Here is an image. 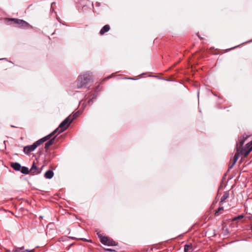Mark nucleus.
Wrapping results in <instances>:
<instances>
[{"label":"nucleus","instance_id":"nucleus-1","mask_svg":"<svg viewBox=\"0 0 252 252\" xmlns=\"http://www.w3.org/2000/svg\"><path fill=\"white\" fill-rule=\"evenodd\" d=\"M55 132L56 130H54L49 134L36 141L33 144L24 147L23 149L24 153L26 155H29L39 145H40L43 142H45L46 141L48 140L50 138H51L53 135H54V133Z\"/></svg>","mask_w":252,"mask_h":252},{"label":"nucleus","instance_id":"nucleus-2","mask_svg":"<svg viewBox=\"0 0 252 252\" xmlns=\"http://www.w3.org/2000/svg\"><path fill=\"white\" fill-rule=\"evenodd\" d=\"M92 77L90 73L86 72L81 74L78 77L77 87L78 89L87 88L89 83L92 81Z\"/></svg>","mask_w":252,"mask_h":252},{"label":"nucleus","instance_id":"nucleus-3","mask_svg":"<svg viewBox=\"0 0 252 252\" xmlns=\"http://www.w3.org/2000/svg\"><path fill=\"white\" fill-rule=\"evenodd\" d=\"M73 120V118H70V116H68L67 118H66L60 124L58 128L55 130H56V132L54 133V135L57 131H58V133H60L65 130L68 128V127L69 126Z\"/></svg>","mask_w":252,"mask_h":252},{"label":"nucleus","instance_id":"nucleus-4","mask_svg":"<svg viewBox=\"0 0 252 252\" xmlns=\"http://www.w3.org/2000/svg\"><path fill=\"white\" fill-rule=\"evenodd\" d=\"M244 143V140H239V146H238V145H237V152L235 153L234 158H233V161L231 165H229V169L232 168L233 166L235 165L236 162L237 161L238 159L240 157V151L241 150V147L243 145Z\"/></svg>","mask_w":252,"mask_h":252},{"label":"nucleus","instance_id":"nucleus-5","mask_svg":"<svg viewBox=\"0 0 252 252\" xmlns=\"http://www.w3.org/2000/svg\"><path fill=\"white\" fill-rule=\"evenodd\" d=\"M252 151V144L250 142L247 143L244 148H242L240 151V154L243 155L244 158L248 156L249 154Z\"/></svg>","mask_w":252,"mask_h":252},{"label":"nucleus","instance_id":"nucleus-6","mask_svg":"<svg viewBox=\"0 0 252 252\" xmlns=\"http://www.w3.org/2000/svg\"><path fill=\"white\" fill-rule=\"evenodd\" d=\"M10 21H13L14 24L16 25H18L19 27L20 28H27L29 27V24L26 22V21L18 19H15V18H11L10 19Z\"/></svg>","mask_w":252,"mask_h":252},{"label":"nucleus","instance_id":"nucleus-7","mask_svg":"<svg viewBox=\"0 0 252 252\" xmlns=\"http://www.w3.org/2000/svg\"><path fill=\"white\" fill-rule=\"evenodd\" d=\"M100 240L101 243L104 245H113V241L111 240L107 237L101 236H100Z\"/></svg>","mask_w":252,"mask_h":252},{"label":"nucleus","instance_id":"nucleus-8","mask_svg":"<svg viewBox=\"0 0 252 252\" xmlns=\"http://www.w3.org/2000/svg\"><path fill=\"white\" fill-rule=\"evenodd\" d=\"M11 166L16 171H19L21 169V164L18 162H11Z\"/></svg>","mask_w":252,"mask_h":252},{"label":"nucleus","instance_id":"nucleus-9","mask_svg":"<svg viewBox=\"0 0 252 252\" xmlns=\"http://www.w3.org/2000/svg\"><path fill=\"white\" fill-rule=\"evenodd\" d=\"M229 197V193L227 192H225L222 196L221 197L220 200L219 202V205L221 206L223 203L225 201V200L227 199Z\"/></svg>","mask_w":252,"mask_h":252},{"label":"nucleus","instance_id":"nucleus-10","mask_svg":"<svg viewBox=\"0 0 252 252\" xmlns=\"http://www.w3.org/2000/svg\"><path fill=\"white\" fill-rule=\"evenodd\" d=\"M110 26L108 25H105L100 31L99 33L101 35H103L105 32H108L110 30Z\"/></svg>","mask_w":252,"mask_h":252},{"label":"nucleus","instance_id":"nucleus-11","mask_svg":"<svg viewBox=\"0 0 252 252\" xmlns=\"http://www.w3.org/2000/svg\"><path fill=\"white\" fill-rule=\"evenodd\" d=\"M54 175V173L52 170H48L44 174V177L46 179H51Z\"/></svg>","mask_w":252,"mask_h":252},{"label":"nucleus","instance_id":"nucleus-12","mask_svg":"<svg viewBox=\"0 0 252 252\" xmlns=\"http://www.w3.org/2000/svg\"><path fill=\"white\" fill-rule=\"evenodd\" d=\"M34 249L32 250H24L23 248H19L14 250V252H33Z\"/></svg>","mask_w":252,"mask_h":252},{"label":"nucleus","instance_id":"nucleus-13","mask_svg":"<svg viewBox=\"0 0 252 252\" xmlns=\"http://www.w3.org/2000/svg\"><path fill=\"white\" fill-rule=\"evenodd\" d=\"M192 250V245L191 244L185 245L184 252H191Z\"/></svg>","mask_w":252,"mask_h":252},{"label":"nucleus","instance_id":"nucleus-14","mask_svg":"<svg viewBox=\"0 0 252 252\" xmlns=\"http://www.w3.org/2000/svg\"><path fill=\"white\" fill-rule=\"evenodd\" d=\"M55 138V137H54L52 139H50L49 141H48L47 142L45 143V149L46 150H48L49 147L53 144Z\"/></svg>","mask_w":252,"mask_h":252},{"label":"nucleus","instance_id":"nucleus-15","mask_svg":"<svg viewBox=\"0 0 252 252\" xmlns=\"http://www.w3.org/2000/svg\"><path fill=\"white\" fill-rule=\"evenodd\" d=\"M21 172L22 173L25 174H27L29 173V170L28 168H27L25 166H23V167H21Z\"/></svg>","mask_w":252,"mask_h":252},{"label":"nucleus","instance_id":"nucleus-16","mask_svg":"<svg viewBox=\"0 0 252 252\" xmlns=\"http://www.w3.org/2000/svg\"><path fill=\"white\" fill-rule=\"evenodd\" d=\"M244 215H241L240 216H238V217L233 218L232 220L233 221H237L239 220H241V219L244 218Z\"/></svg>","mask_w":252,"mask_h":252},{"label":"nucleus","instance_id":"nucleus-17","mask_svg":"<svg viewBox=\"0 0 252 252\" xmlns=\"http://www.w3.org/2000/svg\"><path fill=\"white\" fill-rule=\"evenodd\" d=\"M223 210V207H222L221 206H220L219 208L216 211V212L215 213V215L216 216H218L219 215V212H220V211Z\"/></svg>","mask_w":252,"mask_h":252},{"label":"nucleus","instance_id":"nucleus-18","mask_svg":"<svg viewBox=\"0 0 252 252\" xmlns=\"http://www.w3.org/2000/svg\"><path fill=\"white\" fill-rule=\"evenodd\" d=\"M36 170H37V168H36V166L34 165V164L33 163L32 164V167L31 168L30 170L33 173H34Z\"/></svg>","mask_w":252,"mask_h":252},{"label":"nucleus","instance_id":"nucleus-19","mask_svg":"<svg viewBox=\"0 0 252 252\" xmlns=\"http://www.w3.org/2000/svg\"><path fill=\"white\" fill-rule=\"evenodd\" d=\"M80 239L85 242H91V240H88L87 239H86L85 238H81Z\"/></svg>","mask_w":252,"mask_h":252},{"label":"nucleus","instance_id":"nucleus-20","mask_svg":"<svg viewBox=\"0 0 252 252\" xmlns=\"http://www.w3.org/2000/svg\"><path fill=\"white\" fill-rule=\"evenodd\" d=\"M77 116H78V114H77V113H75V114H74V115H73V117H72V118H73V119H74L76 118L77 117Z\"/></svg>","mask_w":252,"mask_h":252},{"label":"nucleus","instance_id":"nucleus-21","mask_svg":"<svg viewBox=\"0 0 252 252\" xmlns=\"http://www.w3.org/2000/svg\"><path fill=\"white\" fill-rule=\"evenodd\" d=\"M96 5L99 6L100 5V3H98V2H96Z\"/></svg>","mask_w":252,"mask_h":252},{"label":"nucleus","instance_id":"nucleus-22","mask_svg":"<svg viewBox=\"0 0 252 252\" xmlns=\"http://www.w3.org/2000/svg\"><path fill=\"white\" fill-rule=\"evenodd\" d=\"M107 250L109 251H111V252L112 251V250L111 249H107Z\"/></svg>","mask_w":252,"mask_h":252},{"label":"nucleus","instance_id":"nucleus-23","mask_svg":"<svg viewBox=\"0 0 252 252\" xmlns=\"http://www.w3.org/2000/svg\"><path fill=\"white\" fill-rule=\"evenodd\" d=\"M251 230H252V225H251Z\"/></svg>","mask_w":252,"mask_h":252},{"label":"nucleus","instance_id":"nucleus-24","mask_svg":"<svg viewBox=\"0 0 252 252\" xmlns=\"http://www.w3.org/2000/svg\"><path fill=\"white\" fill-rule=\"evenodd\" d=\"M251 143H252V140L251 141Z\"/></svg>","mask_w":252,"mask_h":252}]
</instances>
